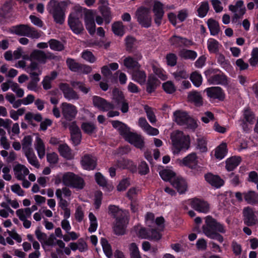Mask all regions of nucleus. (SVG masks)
Here are the masks:
<instances>
[{
    "label": "nucleus",
    "instance_id": "obj_1",
    "mask_svg": "<svg viewBox=\"0 0 258 258\" xmlns=\"http://www.w3.org/2000/svg\"><path fill=\"white\" fill-rule=\"evenodd\" d=\"M68 1L58 2L56 0H50L47 6V10L52 15L55 23L62 24L65 17V11L68 6Z\"/></svg>",
    "mask_w": 258,
    "mask_h": 258
},
{
    "label": "nucleus",
    "instance_id": "obj_2",
    "mask_svg": "<svg viewBox=\"0 0 258 258\" xmlns=\"http://www.w3.org/2000/svg\"><path fill=\"white\" fill-rule=\"evenodd\" d=\"M171 140L174 154H178L181 151H185L189 148V137L184 135L182 132L176 131L173 132L171 134Z\"/></svg>",
    "mask_w": 258,
    "mask_h": 258
},
{
    "label": "nucleus",
    "instance_id": "obj_3",
    "mask_svg": "<svg viewBox=\"0 0 258 258\" xmlns=\"http://www.w3.org/2000/svg\"><path fill=\"white\" fill-rule=\"evenodd\" d=\"M174 121L180 125L195 130L198 126L196 121L187 112L181 110H176L173 113Z\"/></svg>",
    "mask_w": 258,
    "mask_h": 258
},
{
    "label": "nucleus",
    "instance_id": "obj_4",
    "mask_svg": "<svg viewBox=\"0 0 258 258\" xmlns=\"http://www.w3.org/2000/svg\"><path fill=\"white\" fill-rule=\"evenodd\" d=\"M109 214L116 220L117 226H125L128 224L129 214L126 211L122 210L115 205H110L108 207Z\"/></svg>",
    "mask_w": 258,
    "mask_h": 258
},
{
    "label": "nucleus",
    "instance_id": "obj_5",
    "mask_svg": "<svg viewBox=\"0 0 258 258\" xmlns=\"http://www.w3.org/2000/svg\"><path fill=\"white\" fill-rule=\"evenodd\" d=\"M137 21L142 27L149 28L152 23V17L150 9L145 7L139 8L136 12Z\"/></svg>",
    "mask_w": 258,
    "mask_h": 258
},
{
    "label": "nucleus",
    "instance_id": "obj_6",
    "mask_svg": "<svg viewBox=\"0 0 258 258\" xmlns=\"http://www.w3.org/2000/svg\"><path fill=\"white\" fill-rule=\"evenodd\" d=\"M32 60H36L41 63H45L47 59H54L56 56L50 52L45 53L44 51L36 49L31 53Z\"/></svg>",
    "mask_w": 258,
    "mask_h": 258
},
{
    "label": "nucleus",
    "instance_id": "obj_7",
    "mask_svg": "<svg viewBox=\"0 0 258 258\" xmlns=\"http://www.w3.org/2000/svg\"><path fill=\"white\" fill-rule=\"evenodd\" d=\"M68 24L71 30L76 34H80L84 30L83 24L79 20L76 13L70 14Z\"/></svg>",
    "mask_w": 258,
    "mask_h": 258
},
{
    "label": "nucleus",
    "instance_id": "obj_8",
    "mask_svg": "<svg viewBox=\"0 0 258 258\" xmlns=\"http://www.w3.org/2000/svg\"><path fill=\"white\" fill-rule=\"evenodd\" d=\"M59 88L63 93L64 97L68 100H77L79 99V95L74 89L67 83H61L59 85Z\"/></svg>",
    "mask_w": 258,
    "mask_h": 258
},
{
    "label": "nucleus",
    "instance_id": "obj_9",
    "mask_svg": "<svg viewBox=\"0 0 258 258\" xmlns=\"http://www.w3.org/2000/svg\"><path fill=\"white\" fill-rule=\"evenodd\" d=\"M62 114L63 117L68 120L74 119L77 113V109L74 105L63 102L61 105Z\"/></svg>",
    "mask_w": 258,
    "mask_h": 258
},
{
    "label": "nucleus",
    "instance_id": "obj_10",
    "mask_svg": "<svg viewBox=\"0 0 258 258\" xmlns=\"http://www.w3.org/2000/svg\"><path fill=\"white\" fill-rule=\"evenodd\" d=\"M190 205L192 209L200 213H207L210 211L208 202L200 199H191Z\"/></svg>",
    "mask_w": 258,
    "mask_h": 258
},
{
    "label": "nucleus",
    "instance_id": "obj_11",
    "mask_svg": "<svg viewBox=\"0 0 258 258\" xmlns=\"http://www.w3.org/2000/svg\"><path fill=\"white\" fill-rule=\"evenodd\" d=\"M93 105L103 111H108L114 108V105L99 96H94L93 97Z\"/></svg>",
    "mask_w": 258,
    "mask_h": 258
},
{
    "label": "nucleus",
    "instance_id": "obj_12",
    "mask_svg": "<svg viewBox=\"0 0 258 258\" xmlns=\"http://www.w3.org/2000/svg\"><path fill=\"white\" fill-rule=\"evenodd\" d=\"M170 44L174 47H189L194 45V42L189 39L179 36L173 35L169 39Z\"/></svg>",
    "mask_w": 258,
    "mask_h": 258
},
{
    "label": "nucleus",
    "instance_id": "obj_13",
    "mask_svg": "<svg viewBox=\"0 0 258 258\" xmlns=\"http://www.w3.org/2000/svg\"><path fill=\"white\" fill-rule=\"evenodd\" d=\"M205 91L210 98L218 99L220 101H223L225 99V93L220 87H209L206 89Z\"/></svg>",
    "mask_w": 258,
    "mask_h": 258
},
{
    "label": "nucleus",
    "instance_id": "obj_14",
    "mask_svg": "<svg viewBox=\"0 0 258 258\" xmlns=\"http://www.w3.org/2000/svg\"><path fill=\"white\" fill-rule=\"evenodd\" d=\"M163 4L159 1H155L153 8L154 14V22L157 26L161 25L164 16Z\"/></svg>",
    "mask_w": 258,
    "mask_h": 258
},
{
    "label": "nucleus",
    "instance_id": "obj_15",
    "mask_svg": "<svg viewBox=\"0 0 258 258\" xmlns=\"http://www.w3.org/2000/svg\"><path fill=\"white\" fill-rule=\"evenodd\" d=\"M217 227H203V231L205 234L212 238L216 239L219 242H222L223 241V237L218 233V231L222 232L221 227H219L218 230L216 228Z\"/></svg>",
    "mask_w": 258,
    "mask_h": 258
},
{
    "label": "nucleus",
    "instance_id": "obj_16",
    "mask_svg": "<svg viewBox=\"0 0 258 258\" xmlns=\"http://www.w3.org/2000/svg\"><path fill=\"white\" fill-rule=\"evenodd\" d=\"M244 223L247 226H252L257 224V220L254 212L250 207L244 208L243 210Z\"/></svg>",
    "mask_w": 258,
    "mask_h": 258
},
{
    "label": "nucleus",
    "instance_id": "obj_17",
    "mask_svg": "<svg viewBox=\"0 0 258 258\" xmlns=\"http://www.w3.org/2000/svg\"><path fill=\"white\" fill-rule=\"evenodd\" d=\"M114 166L120 169H127L132 172L137 171V165L131 160L128 159H121L117 160Z\"/></svg>",
    "mask_w": 258,
    "mask_h": 258
},
{
    "label": "nucleus",
    "instance_id": "obj_18",
    "mask_svg": "<svg viewBox=\"0 0 258 258\" xmlns=\"http://www.w3.org/2000/svg\"><path fill=\"white\" fill-rule=\"evenodd\" d=\"M85 23L86 28L91 35L94 34L95 32V24L93 12L88 11L85 14Z\"/></svg>",
    "mask_w": 258,
    "mask_h": 258
},
{
    "label": "nucleus",
    "instance_id": "obj_19",
    "mask_svg": "<svg viewBox=\"0 0 258 258\" xmlns=\"http://www.w3.org/2000/svg\"><path fill=\"white\" fill-rule=\"evenodd\" d=\"M131 74L132 80L135 82L141 85L145 84L146 83L147 75L145 71L141 69V67L132 71Z\"/></svg>",
    "mask_w": 258,
    "mask_h": 258
},
{
    "label": "nucleus",
    "instance_id": "obj_20",
    "mask_svg": "<svg viewBox=\"0 0 258 258\" xmlns=\"http://www.w3.org/2000/svg\"><path fill=\"white\" fill-rule=\"evenodd\" d=\"M81 163L84 169L93 170L97 165V159L91 155L86 154L82 157Z\"/></svg>",
    "mask_w": 258,
    "mask_h": 258
},
{
    "label": "nucleus",
    "instance_id": "obj_21",
    "mask_svg": "<svg viewBox=\"0 0 258 258\" xmlns=\"http://www.w3.org/2000/svg\"><path fill=\"white\" fill-rule=\"evenodd\" d=\"M125 140L130 143L134 145L136 147L142 149L144 146V142L143 138L139 135L131 132L126 136Z\"/></svg>",
    "mask_w": 258,
    "mask_h": 258
},
{
    "label": "nucleus",
    "instance_id": "obj_22",
    "mask_svg": "<svg viewBox=\"0 0 258 258\" xmlns=\"http://www.w3.org/2000/svg\"><path fill=\"white\" fill-rule=\"evenodd\" d=\"M16 214L19 219L23 222V226L31 225V221L27 220V218L31 217V215L30 208L19 209L16 211Z\"/></svg>",
    "mask_w": 258,
    "mask_h": 258
},
{
    "label": "nucleus",
    "instance_id": "obj_23",
    "mask_svg": "<svg viewBox=\"0 0 258 258\" xmlns=\"http://www.w3.org/2000/svg\"><path fill=\"white\" fill-rule=\"evenodd\" d=\"M42 245L44 248L46 247H52L56 245H57L60 248H64L65 243L61 240L57 239L52 234L49 236L46 237Z\"/></svg>",
    "mask_w": 258,
    "mask_h": 258
},
{
    "label": "nucleus",
    "instance_id": "obj_24",
    "mask_svg": "<svg viewBox=\"0 0 258 258\" xmlns=\"http://www.w3.org/2000/svg\"><path fill=\"white\" fill-rule=\"evenodd\" d=\"M171 185L175 187L179 194H183L187 190V185L185 180L182 177L176 176L171 181Z\"/></svg>",
    "mask_w": 258,
    "mask_h": 258
},
{
    "label": "nucleus",
    "instance_id": "obj_25",
    "mask_svg": "<svg viewBox=\"0 0 258 258\" xmlns=\"http://www.w3.org/2000/svg\"><path fill=\"white\" fill-rule=\"evenodd\" d=\"M13 170L16 178L18 180H22L29 174V169L24 165L18 163L13 167Z\"/></svg>",
    "mask_w": 258,
    "mask_h": 258
},
{
    "label": "nucleus",
    "instance_id": "obj_26",
    "mask_svg": "<svg viewBox=\"0 0 258 258\" xmlns=\"http://www.w3.org/2000/svg\"><path fill=\"white\" fill-rule=\"evenodd\" d=\"M69 129L73 144L75 145H78L80 143L82 138L79 127L74 122H73L70 125Z\"/></svg>",
    "mask_w": 258,
    "mask_h": 258
},
{
    "label": "nucleus",
    "instance_id": "obj_27",
    "mask_svg": "<svg viewBox=\"0 0 258 258\" xmlns=\"http://www.w3.org/2000/svg\"><path fill=\"white\" fill-rule=\"evenodd\" d=\"M206 180L211 185L216 188H219L224 184V180L218 175L209 173L205 175Z\"/></svg>",
    "mask_w": 258,
    "mask_h": 258
},
{
    "label": "nucleus",
    "instance_id": "obj_28",
    "mask_svg": "<svg viewBox=\"0 0 258 258\" xmlns=\"http://www.w3.org/2000/svg\"><path fill=\"white\" fill-rule=\"evenodd\" d=\"M208 82L214 85H227V77L223 73L216 74L211 76L208 79Z\"/></svg>",
    "mask_w": 258,
    "mask_h": 258
},
{
    "label": "nucleus",
    "instance_id": "obj_29",
    "mask_svg": "<svg viewBox=\"0 0 258 258\" xmlns=\"http://www.w3.org/2000/svg\"><path fill=\"white\" fill-rule=\"evenodd\" d=\"M113 127L117 129L119 134L123 136L125 139L131 132L130 128L124 123L118 120H113L111 121Z\"/></svg>",
    "mask_w": 258,
    "mask_h": 258
},
{
    "label": "nucleus",
    "instance_id": "obj_30",
    "mask_svg": "<svg viewBox=\"0 0 258 258\" xmlns=\"http://www.w3.org/2000/svg\"><path fill=\"white\" fill-rule=\"evenodd\" d=\"M29 26L28 25L20 24L12 27L10 31L13 34L19 36H27Z\"/></svg>",
    "mask_w": 258,
    "mask_h": 258
},
{
    "label": "nucleus",
    "instance_id": "obj_31",
    "mask_svg": "<svg viewBox=\"0 0 258 258\" xmlns=\"http://www.w3.org/2000/svg\"><path fill=\"white\" fill-rule=\"evenodd\" d=\"M197 162V156L195 153L189 154L182 160V163L191 169L196 168Z\"/></svg>",
    "mask_w": 258,
    "mask_h": 258
},
{
    "label": "nucleus",
    "instance_id": "obj_32",
    "mask_svg": "<svg viewBox=\"0 0 258 258\" xmlns=\"http://www.w3.org/2000/svg\"><path fill=\"white\" fill-rule=\"evenodd\" d=\"M159 81L155 76L152 75L149 76L147 83V92L149 93L153 92L159 85Z\"/></svg>",
    "mask_w": 258,
    "mask_h": 258
},
{
    "label": "nucleus",
    "instance_id": "obj_33",
    "mask_svg": "<svg viewBox=\"0 0 258 258\" xmlns=\"http://www.w3.org/2000/svg\"><path fill=\"white\" fill-rule=\"evenodd\" d=\"M123 65L126 69L132 71L141 67L139 62L132 56H127L123 59Z\"/></svg>",
    "mask_w": 258,
    "mask_h": 258
},
{
    "label": "nucleus",
    "instance_id": "obj_34",
    "mask_svg": "<svg viewBox=\"0 0 258 258\" xmlns=\"http://www.w3.org/2000/svg\"><path fill=\"white\" fill-rule=\"evenodd\" d=\"M240 157L234 156L227 159L226 161V169L228 171L233 170L240 163Z\"/></svg>",
    "mask_w": 258,
    "mask_h": 258
},
{
    "label": "nucleus",
    "instance_id": "obj_35",
    "mask_svg": "<svg viewBox=\"0 0 258 258\" xmlns=\"http://www.w3.org/2000/svg\"><path fill=\"white\" fill-rule=\"evenodd\" d=\"M26 71L30 76H39L42 74V70L40 69L38 63L32 61L27 67Z\"/></svg>",
    "mask_w": 258,
    "mask_h": 258
},
{
    "label": "nucleus",
    "instance_id": "obj_36",
    "mask_svg": "<svg viewBox=\"0 0 258 258\" xmlns=\"http://www.w3.org/2000/svg\"><path fill=\"white\" fill-rule=\"evenodd\" d=\"M34 145L39 157L43 158L45 154V148L43 141L39 137H37Z\"/></svg>",
    "mask_w": 258,
    "mask_h": 258
},
{
    "label": "nucleus",
    "instance_id": "obj_37",
    "mask_svg": "<svg viewBox=\"0 0 258 258\" xmlns=\"http://www.w3.org/2000/svg\"><path fill=\"white\" fill-rule=\"evenodd\" d=\"M187 98L189 101L194 102L197 105L202 104V97L198 92L192 91L189 92Z\"/></svg>",
    "mask_w": 258,
    "mask_h": 258
},
{
    "label": "nucleus",
    "instance_id": "obj_38",
    "mask_svg": "<svg viewBox=\"0 0 258 258\" xmlns=\"http://www.w3.org/2000/svg\"><path fill=\"white\" fill-rule=\"evenodd\" d=\"M207 24L212 35H217L220 31V26L218 23L212 19L208 20Z\"/></svg>",
    "mask_w": 258,
    "mask_h": 258
},
{
    "label": "nucleus",
    "instance_id": "obj_39",
    "mask_svg": "<svg viewBox=\"0 0 258 258\" xmlns=\"http://www.w3.org/2000/svg\"><path fill=\"white\" fill-rule=\"evenodd\" d=\"M32 139L30 136L24 137L22 140V150L24 153L33 151L32 148Z\"/></svg>",
    "mask_w": 258,
    "mask_h": 258
},
{
    "label": "nucleus",
    "instance_id": "obj_40",
    "mask_svg": "<svg viewBox=\"0 0 258 258\" xmlns=\"http://www.w3.org/2000/svg\"><path fill=\"white\" fill-rule=\"evenodd\" d=\"M159 174L164 180L169 181L171 184L172 180H173V179L176 177L175 173L168 169H164L160 171Z\"/></svg>",
    "mask_w": 258,
    "mask_h": 258
},
{
    "label": "nucleus",
    "instance_id": "obj_41",
    "mask_svg": "<svg viewBox=\"0 0 258 258\" xmlns=\"http://www.w3.org/2000/svg\"><path fill=\"white\" fill-rule=\"evenodd\" d=\"M29 163L35 167L38 168L40 164L33 150L25 153Z\"/></svg>",
    "mask_w": 258,
    "mask_h": 258
},
{
    "label": "nucleus",
    "instance_id": "obj_42",
    "mask_svg": "<svg viewBox=\"0 0 258 258\" xmlns=\"http://www.w3.org/2000/svg\"><path fill=\"white\" fill-rule=\"evenodd\" d=\"M179 55L184 59H195L197 56V54L194 50L183 49L179 51Z\"/></svg>",
    "mask_w": 258,
    "mask_h": 258
},
{
    "label": "nucleus",
    "instance_id": "obj_43",
    "mask_svg": "<svg viewBox=\"0 0 258 258\" xmlns=\"http://www.w3.org/2000/svg\"><path fill=\"white\" fill-rule=\"evenodd\" d=\"M58 151L62 157L67 159H71L72 158L71 149L67 144H60L58 147Z\"/></svg>",
    "mask_w": 258,
    "mask_h": 258
},
{
    "label": "nucleus",
    "instance_id": "obj_44",
    "mask_svg": "<svg viewBox=\"0 0 258 258\" xmlns=\"http://www.w3.org/2000/svg\"><path fill=\"white\" fill-rule=\"evenodd\" d=\"M226 144L222 143L216 149L215 156L216 158L222 159L224 157L226 154Z\"/></svg>",
    "mask_w": 258,
    "mask_h": 258
},
{
    "label": "nucleus",
    "instance_id": "obj_45",
    "mask_svg": "<svg viewBox=\"0 0 258 258\" xmlns=\"http://www.w3.org/2000/svg\"><path fill=\"white\" fill-rule=\"evenodd\" d=\"M244 199L248 204H254L258 202V194L253 191L245 193Z\"/></svg>",
    "mask_w": 258,
    "mask_h": 258
},
{
    "label": "nucleus",
    "instance_id": "obj_46",
    "mask_svg": "<svg viewBox=\"0 0 258 258\" xmlns=\"http://www.w3.org/2000/svg\"><path fill=\"white\" fill-rule=\"evenodd\" d=\"M128 248L131 258H142L138 247L136 243H131L129 245Z\"/></svg>",
    "mask_w": 258,
    "mask_h": 258
},
{
    "label": "nucleus",
    "instance_id": "obj_47",
    "mask_svg": "<svg viewBox=\"0 0 258 258\" xmlns=\"http://www.w3.org/2000/svg\"><path fill=\"white\" fill-rule=\"evenodd\" d=\"M71 85L74 88L79 89L84 94H87L90 89L89 87H86L85 84L83 82L80 81H71Z\"/></svg>",
    "mask_w": 258,
    "mask_h": 258
},
{
    "label": "nucleus",
    "instance_id": "obj_48",
    "mask_svg": "<svg viewBox=\"0 0 258 258\" xmlns=\"http://www.w3.org/2000/svg\"><path fill=\"white\" fill-rule=\"evenodd\" d=\"M101 243L105 255L108 258H111L112 256V251L110 245L108 243L107 240L105 238L101 239Z\"/></svg>",
    "mask_w": 258,
    "mask_h": 258
},
{
    "label": "nucleus",
    "instance_id": "obj_49",
    "mask_svg": "<svg viewBox=\"0 0 258 258\" xmlns=\"http://www.w3.org/2000/svg\"><path fill=\"white\" fill-rule=\"evenodd\" d=\"M219 42L215 39H211L208 42V48L210 52L217 53L219 52Z\"/></svg>",
    "mask_w": 258,
    "mask_h": 258
},
{
    "label": "nucleus",
    "instance_id": "obj_50",
    "mask_svg": "<svg viewBox=\"0 0 258 258\" xmlns=\"http://www.w3.org/2000/svg\"><path fill=\"white\" fill-rule=\"evenodd\" d=\"M75 174L72 172H67L65 173L62 177V182L66 185L72 186L73 182V180L75 178Z\"/></svg>",
    "mask_w": 258,
    "mask_h": 258
},
{
    "label": "nucleus",
    "instance_id": "obj_51",
    "mask_svg": "<svg viewBox=\"0 0 258 258\" xmlns=\"http://www.w3.org/2000/svg\"><path fill=\"white\" fill-rule=\"evenodd\" d=\"M190 80L196 87H199L202 83V77L197 72H193L190 76Z\"/></svg>",
    "mask_w": 258,
    "mask_h": 258
},
{
    "label": "nucleus",
    "instance_id": "obj_52",
    "mask_svg": "<svg viewBox=\"0 0 258 258\" xmlns=\"http://www.w3.org/2000/svg\"><path fill=\"white\" fill-rule=\"evenodd\" d=\"M81 128L86 134H92L95 132L96 127L95 125L90 122H84L81 125Z\"/></svg>",
    "mask_w": 258,
    "mask_h": 258
},
{
    "label": "nucleus",
    "instance_id": "obj_53",
    "mask_svg": "<svg viewBox=\"0 0 258 258\" xmlns=\"http://www.w3.org/2000/svg\"><path fill=\"white\" fill-rule=\"evenodd\" d=\"M50 48L55 51H61L64 49L63 45L55 39H50L49 42Z\"/></svg>",
    "mask_w": 258,
    "mask_h": 258
},
{
    "label": "nucleus",
    "instance_id": "obj_54",
    "mask_svg": "<svg viewBox=\"0 0 258 258\" xmlns=\"http://www.w3.org/2000/svg\"><path fill=\"white\" fill-rule=\"evenodd\" d=\"M112 29L115 35L122 36L124 34L123 26L122 22H117L114 23L112 25Z\"/></svg>",
    "mask_w": 258,
    "mask_h": 258
},
{
    "label": "nucleus",
    "instance_id": "obj_55",
    "mask_svg": "<svg viewBox=\"0 0 258 258\" xmlns=\"http://www.w3.org/2000/svg\"><path fill=\"white\" fill-rule=\"evenodd\" d=\"M69 68L73 72H78L79 71L81 63L76 62L75 59L69 58L66 61Z\"/></svg>",
    "mask_w": 258,
    "mask_h": 258
},
{
    "label": "nucleus",
    "instance_id": "obj_56",
    "mask_svg": "<svg viewBox=\"0 0 258 258\" xmlns=\"http://www.w3.org/2000/svg\"><path fill=\"white\" fill-rule=\"evenodd\" d=\"M209 9V3L208 2L205 1L201 3V6L198 9L199 16L200 17H204L207 14Z\"/></svg>",
    "mask_w": 258,
    "mask_h": 258
},
{
    "label": "nucleus",
    "instance_id": "obj_57",
    "mask_svg": "<svg viewBox=\"0 0 258 258\" xmlns=\"http://www.w3.org/2000/svg\"><path fill=\"white\" fill-rule=\"evenodd\" d=\"M135 230L137 232V235L138 237L142 239H150V229H147L145 227H141L139 229H136Z\"/></svg>",
    "mask_w": 258,
    "mask_h": 258
},
{
    "label": "nucleus",
    "instance_id": "obj_58",
    "mask_svg": "<svg viewBox=\"0 0 258 258\" xmlns=\"http://www.w3.org/2000/svg\"><path fill=\"white\" fill-rule=\"evenodd\" d=\"M31 79L27 85V88L30 90L36 91L37 88L38 83L40 81L39 76H30Z\"/></svg>",
    "mask_w": 258,
    "mask_h": 258
},
{
    "label": "nucleus",
    "instance_id": "obj_59",
    "mask_svg": "<svg viewBox=\"0 0 258 258\" xmlns=\"http://www.w3.org/2000/svg\"><path fill=\"white\" fill-rule=\"evenodd\" d=\"M144 110L146 112L147 117L150 122L152 123H155L156 122V118L152 108L148 105H145L144 106Z\"/></svg>",
    "mask_w": 258,
    "mask_h": 258
},
{
    "label": "nucleus",
    "instance_id": "obj_60",
    "mask_svg": "<svg viewBox=\"0 0 258 258\" xmlns=\"http://www.w3.org/2000/svg\"><path fill=\"white\" fill-rule=\"evenodd\" d=\"M82 57L86 61L90 62H94L96 58L92 52L89 50H85L82 53Z\"/></svg>",
    "mask_w": 258,
    "mask_h": 258
},
{
    "label": "nucleus",
    "instance_id": "obj_61",
    "mask_svg": "<svg viewBox=\"0 0 258 258\" xmlns=\"http://www.w3.org/2000/svg\"><path fill=\"white\" fill-rule=\"evenodd\" d=\"M176 81H180L181 79H185L188 78V74L184 70H177L172 74Z\"/></svg>",
    "mask_w": 258,
    "mask_h": 258
},
{
    "label": "nucleus",
    "instance_id": "obj_62",
    "mask_svg": "<svg viewBox=\"0 0 258 258\" xmlns=\"http://www.w3.org/2000/svg\"><path fill=\"white\" fill-rule=\"evenodd\" d=\"M100 11L103 17L104 18L105 22L106 24H108L110 22V12L108 7L106 6H102L100 8Z\"/></svg>",
    "mask_w": 258,
    "mask_h": 258
},
{
    "label": "nucleus",
    "instance_id": "obj_63",
    "mask_svg": "<svg viewBox=\"0 0 258 258\" xmlns=\"http://www.w3.org/2000/svg\"><path fill=\"white\" fill-rule=\"evenodd\" d=\"M162 87L164 91L169 94L173 93L175 91V87L171 81H167L163 83Z\"/></svg>",
    "mask_w": 258,
    "mask_h": 258
},
{
    "label": "nucleus",
    "instance_id": "obj_64",
    "mask_svg": "<svg viewBox=\"0 0 258 258\" xmlns=\"http://www.w3.org/2000/svg\"><path fill=\"white\" fill-rule=\"evenodd\" d=\"M251 66H255L258 63V48L253 49L251 52V57L249 59Z\"/></svg>",
    "mask_w": 258,
    "mask_h": 258
}]
</instances>
